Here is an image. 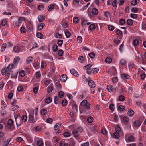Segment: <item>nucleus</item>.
Wrapping results in <instances>:
<instances>
[{"mask_svg":"<svg viewBox=\"0 0 146 146\" xmlns=\"http://www.w3.org/2000/svg\"><path fill=\"white\" fill-rule=\"evenodd\" d=\"M125 138L126 141L127 142H133L135 139V137L133 136H129L127 139H126V136H125Z\"/></svg>","mask_w":146,"mask_h":146,"instance_id":"obj_1","label":"nucleus"},{"mask_svg":"<svg viewBox=\"0 0 146 146\" xmlns=\"http://www.w3.org/2000/svg\"><path fill=\"white\" fill-rule=\"evenodd\" d=\"M52 101V99L51 98L49 97H48L46 100L45 102L48 103L49 104Z\"/></svg>","mask_w":146,"mask_h":146,"instance_id":"obj_41","label":"nucleus"},{"mask_svg":"<svg viewBox=\"0 0 146 146\" xmlns=\"http://www.w3.org/2000/svg\"><path fill=\"white\" fill-rule=\"evenodd\" d=\"M21 32L22 33H25L26 32V29L24 27H21L20 29Z\"/></svg>","mask_w":146,"mask_h":146,"instance_id":"obj_29","label":"nucleus"},{"mask_svg":"<svg viewBox=\"0 0 146 146\" xmlns=\"http://www.w3.org/2000/svg\"><path fill=\"white\" fill-rule=\"evenodd\" d=\"M77 40L78 43H81L82 41V38L81 36H78L77 38Z\"/></svg>","mask_w":146,"mask_h":146,"instance_id":"obj_63","label":"nucleus"},{"mask_svg":"<svg viewBox=\"0 0 146 146\" xmlns=\"http://www.w3.org/2000/svg\"><path fill=\"white\" fill-rule=\"evenodd\" d=\"M112 61L111 58L110 57H107L105 59L106 62L107 63H110Z\"/></svg>","mask_w":146,"mask_h":146,"instance_id":"obj_31","label":"nucleus"},{"mask_svg":"<svg viewBox=\"0 0 146 146\" xmlns=\"http://www.w3.org/2000/svg\"><path fill=\"white\" fill-rule=\"evenodd\" d=\"M54 102L55 104H57L58 103V97L57 96L54 97Z\"/></svg>","mask_w":146,"mask_h":146,"instance_id":"obj_36","label":"nucleus"},{"mask_svg":"<svg viewBox=\"0 0 146 146\" xmlns=\"http://www.w3.org/2000/svg\"><path fill=\"white\" fill-rule=\"evenodd\" d=\"M13 123V122L12 120L10 119L8 120L7 124L9 125H12Z\"/></svg>","mask_w":146,"mask_h":146,"instance_id":"obj_56","label":"nucleus"},{"mask_svg":"<svg viewBox=\"0 0 146 146\" xmlns=\"http://www.w3.org/2000/svg\"><path fill=\"white\" fill-rule=\"evenodd\" d=\"M123 120L125 122H127L129 120L128 117L127 116H125L123 117Z\"/></svg>","mask_w":146,"mask_h":146,"instance_id":"obj_64","label":"nucleus"},{"mask_svg":"<svg viewBox=\"0 0 146 146\" xmlns=\"http://www.w3.org/2000/svg\"><path fill=\"white\" fill-rule=\"evenodd\" d=\"M67 104V101L66 100H63L62 102V105L63 106H66Z\"/></svg>","mask_w":146,"mask_h":146,"instance_id":"obj_32","label":"nucleus"},{"mask_svg":"<svg viewBox=\"0 0 146 146\" xmlns=\"http://www.w3.org/2000/svg\"><path fill=\"white\" fill-rule=\"evenodd\" d=\"M127 114L129 116L132 117L134 115V112L132 110H130L128 111Z\"/></svg>","mask_w":146,"mask_h":146,"instance_id":"obj_14","label":"nucleus"},{"mask_svg":"<svg viewBox=\"0 0 146 146\" xmlns=\"http://www.w3.org/2000/svg\"><path fill=\"white\" fill-rule=\"evenodd\" d=\"M22 120L23 121H25L27 120V117L25 115H23L22 116Z\"/></svg>","mask_w":146,"mask_h":146,"instance_id":"obj_61","label":"nucleus"},{"mask_svg":"<svg viewBox=\"0 0 146 146\" xmlns=\"http://www.w3.org/2000/svg\"><path fill=\"white\" fill-rule=\"evenodd\" d=\"M6 104L3 100H2L1 102V106L2 110H4L5 108Z\"/></svg>","mask_w":146,"mask_h":146,"instance_id":"obj_22","label":"nucleus"},{"mask_svg":"<svg viewBox=\"0 0 146 146\" xmlns=\"http://www.w3.org/2000/svg\"><path fill=\"white\" fill-rule=\"evenodd\" d=\"M38 19L39 22H41L43 21L45 19V17L43 15H39L38 16Z\"/></svg>","mask_w":146,"mask_h":146,"instance_id":"obj_9","label":"nucleus"},{"mask_svg":"<svg viewBox=\"0 0 146 146\" xmlns=\"http://www.w3.org/2000/svg\"><path fill=\"white\" fill-rule=\"evenodd\" d=\"M113 137L117 139L119 137V135L118 132H115L113 133Z\"/></svg>","mask_w":146,"mask_h":146,"instance_id":"obj_30","label":"nucleus"},{"mask_svg":"<svg viewBox=\"0 0 146 146\" xmlns=\"http://www.w3.org/2000/svg\"><path fill=\"white\" fill-rule=\"evenodd\" d=\"M114 105L112 103L110 104L109 106V109H110L112 111H113L114 110Z\"/></svg>","mask_w":146,"mask_h":146,"instance_id":"obj_40","label":"nucleus"},{"mask_svg":"<svg viewBox=\"0 0 146 146\" xmlns=\"http://www.w3.org/2000/svg\"><path fill=\"white\" fill-rule=\"evenodd\" d=\"M89 56L91 58H93L95 57V54L93 52H91L89 54Z\"/></svg>","mask_w":146,"mask_h":146,"instance_id":"obj_58","label":"nucleus"},{"mask_svg":"<svg viewBox=\"0 0 146 146\" xmlns=\"http://www.w3.org/2000/svg\"><path fill=\"white\" fill-rule=\"evenodd\" d=\"M58 95L60 98H62L64 95V93L63 91H61L58 94Z\"/></svg>","mask_w":146,"mask_h":146,"instance_id":"obj_44","label":"nucleus"},{"mask_svg":"<svg viewBox=\"0 0 146 146\" xmlns=\"http://www.w3.org/2000/svg\"><path fill=\"white\" fill-rule=\"evenodd\" d=\"M53 89V88L52 87L49 86L48 88L47 91L48 93H50L51 92Z\"/></svg>","mask_w":146,"mask_h":146,"instance_id":"obj_49","label":"nucleus"},{"mask_svg":"<svg viewBox=\"0 0 146 146\" xmlns=\"http://www.w3.org/2000/svg\"><path fill=\"white\" fill-rule=\"evenodd\" d=\"M20 60V58L19 57H15L13 60V63L14 64H17L19 61Z\"/></svg>","mask_w":146,"mask_h":146,"instance_id":"obj_19","label":"nucleus"},{"mask_svg":"<svg viewBox=\"0 0 146 146\" xmlns=\"http://www.w3.org/2000/svg\"><path fill=\"white\" fill-rule=\"evenodd\" d=\"M139 41L137 39H135L133 41V44L134 45H137L139 44Z\"/></svg>","mask_w":146,"mask_h":146,"instance_id":"obj_53","label":"nucleus"},{"mask_svg":"<svg viewBox=\"0 0 146 146\" xmlns=\"http://www.w3.org/2000/svg\"><path fill=\"white\" fill-rule=\"evenodd\" d=\"M65 34L66 38H68L70 37L71 35V34L68 31H67L65 32Z\"/></svg>","mask_w":146,"mask_h":146,"instance_id":"obj_50","label":"nucleus"},{"mask_svg":"<svg viewBox=\"0 0 146 146\" xmlns=\"http://www.w3.org/2000/svg\"><path fill=\"white\" fill-rule=\"evenodd\" d=\"M37 37L40 39H42L43 37V35L40 33H38L36 34Z\"/></svg>","mask_w":146,"mask_h":146,"instance_id":"obj_24","label":"nucleus"},{"mask_svg":"<svg viewBox=\"0 0 146 146\" xmlns=\"http://www.w3.org/2000/svg\"><path fill=\"white\" fill-rule=\"evenodd\" d=\"M6 47V43L3 44L1 47V50L2 51H3L5 50Z\"/></svg>","mask_w":146,"mask_h":146,"instance_id":"obj_34","label":"nucleus"},{"mask_svg":"<svg viewBox=\"0 0 146 146\" xmlns=\"http://www.w3.org/2000/svg\"><path fill=\"white\" fill-rule=\"evenodd\" d=\"M137 3L136 0H132L131 2V4L132 5H135Z\"/></svg>","mask_w":146,"mask_h":146,"instance_id":"obj_62","label":"nucleus"},{"mask_svg":"<svg viewBox=\"0 0 146 146\" xmlns=\"http://www.w3.org/2000/svg\"><path fill=\"white\" fill-rule=\"evenodd\" d=\"M113 89V87L111 85H109L107 86V89L110 92H111Z\"/></svg>","mask_w":146,"mask_h":146,"instance_id":"obj_12","label":"nucleus"},{"mask_svg":"<svg viewBox=\"0 0 146 146\" xmlns=\"http://www.w3.org/2000/svg\"><path fill=\"white\" fill-rule=\"evenodd\" d=\"M59 140V138L55 137L53 138L52 141L54 142V143H58Z\"/></svg>","mask_w":146,"mask_h":146,"instance_id":"obj_39","label":"nucleus"},{"mask_svg":"<svg viewBox=\"0 0 146 146\" xmlns=\"http://www.w3.org/2000/svg\"><path fill=\"white\" fill-rule=\"evenodd\" d=\"M78 60L80 62L83 63L84 62V59L83 56H80L79 57Z\"/></svg>","mask_w":146,"mask_h":146,"instance_id":"obj_28","label":"nucleus"},{"mask_svg":"<svg viewBox=\"0 0 146 146\" xmlns=\"http://www.w3.org/2000/svg\"><path fill=\"white\" fill-rule=\"evenodd\" d=\"M121 77L123 78H126L127 79H128L129 78L130 76L129 75L126 74H122Z\"/></svg>","mask_w":146,"mask_h":146,"instance_id":"obj_25","label":"nucleus"},{"mask_svg":"<svg viewBox=\"0 0 146 146\" xmlns=\"http://www.w3.org/2000/svg\"><path fill=\"white\" fill-rule=\"evenodd\" d=\"M41 115H45L47 113V111L44 109L40 111Z\"/></svg>","mask_w":146,"mask_h":146,"instance_id":"obj_42","label":"nucleus"},{"mask_svg":"<svg viewBox=\"0 0 146 146\" xmlns=\"http://www.w3.org/2000/svg\"><path fill=\"white\" fill-rule=\"evenodd\" d=\"M63 42V40L60 39L58 40L57 42V44L59 46H61L62 45Z\"/></svg>","mask_w":146,"mask_h":146,"instance_id":"obj_54","label":"nucleus"},{"mask_svg":"<svg viewBox=\"0 0 146 146\" xmlns=\"http://www.w3.org/2000/svg\"><path fill=\"white\" fill-rule=\"evenodd\" d=\"M120 63L121 65L124 66L126 64V61L124 59H122L120 60Z\"/></svg>","mask_w":146,"mask_h":146,"instance_id":"obj_33","label":"nucleus"},{"mask_svg":"<svg viewBox=\"0 0 146 146\" xmlns=\"http://www.w3.org/2000/svg\"><path fill=\"white\" fill-rule=\"evenodd\" d=\"M99 69L97 68H95L92 69V72L93 74L97 73L99 71Z\"/></svg>","mask_w":146,"mask_h":146,"instance_id":"obj_38","label":"nucleus"},{"mask_svg":"<svg viewBox=\"0 0 146 146\" xmlns=\"http://www.w3.org/2000/svg\"><path fill=\"white\" fill-rule=\"evenodd\" d=\"M108 29L109 30L112 31L114 29L115 27L113 26L109 25L108 26Z\"/></svg>","mask_w":146,"mask_h":146,"instance_id":"obj_37","label":"nucleus"},{"mask_svg":"<svg viewBox=\"0 0 146 146\" xmlns=\"http://www.w3.org/2000/svg\"><path fill=\"white\" fill-rule=\"evenodd\" d=\"M116 33L118 35H121L122 34V31L119 29H116Z\"/></svg>","mask_w":146,"mask_h":146,"instance_id":"obj_47","label":"nucleus"},{"mask_svg":"<svg viewBox=\"0 0 146 146\" xmlns=\"http://www.w3.org/2000/svg\"><path fill=\"white\" fill-rule=\"evenodd\" d=\"M29 120L31 123H33L36 121L37 119L34 118V116L32 115H29Z\"/></svg>","mask_w":146,"mask_h":146,"instance_id":"obj_3","label":"nucleus"},{"mask_svg":"<svg viewBox=\"0 0 146 146\" xmlns=\"http://www.w3.org/2000/svg\"><path fill=\"white\" fill-rule=\"evenodd\" d=\"M141 122L139 120H137L134 122L133 124V125L138 127L141 125Z\"/></svg>","mask_w":146,"mask_h":146,"instance_id":"obj_5","label":"nucleus"},{"mask_svg":"<svg viewBox=\"0 0 146 146\" xmlns=\"http://www.w3.org/2000/svg\"><path fill=\"white\" fill-rule=\"evenodd\" d=\"M88 83L89 86L91 88H94L95 87L96 85L95 82L92 80L88 81Z\"/></svg>","mask_w":146,"mask_h":146,"instance_id":"obj_2","label":"nucleus"},{"mask_svg":"<svg viewBox=\"0 0 146 146\" xmlns=\"http://www.w3.org/2000/svg\"><path fill=\"white\" fill-rule=\"evenodd\" d=\"M67 77L66 75L63 74L60 77V80L63 82H65L67 79Z\"/></svg>","mask_w":146,"mask_h":146,"instance_id":"obj_6","label":"nucleus"},{"mask_svg":"<svg viewBox=\"0 0 146 146\" xmlns=\"http://www.w3.org/2000/svg\"><path fill=\"white\" fill-rule=\"evenodd\" d=\"M98 12V9L96 8H93L92 9V13L94 15H97Z\"/></svg>","mask_w":146,"mask_h":146,"instance_id":"obj_11","label":"nucleus"},{"mask_svg":"<svg viewBox=\"0 0 146 146\" xmlns=\"http://www.w3.org/2000/svg\"><path fill=\"white\" fill-rule=\"evenodd\" d=\"M54 4H51L49 5L48 7V11H51L54 9Z\"/></svg>","mask_w":146,"mask_h":146,"instance_id":"obj_16","label":"nucleus"},{"mask_svg":"<svg viewBox=\"0 0 146 146\" xmlns=\"http://www.w3.org/2000/svg\"><path fill=\"white\" fill-rule=\"evenodd\" d=\"M20 92H22L23 91V88L22 86H18L17 89Z\"/></svg>","mask_w":146,"mask_h":146,"instance_id":"obj_60","label":"nucleus"},{"mask_svg":"<svg viewBox=\"0 0 146 146\" xmlns=\"http://www.w3.org/2000/svg\"><path fill=\"white\" fill-rule=\"evenodd\" d=\"M43 144V141L41 140L37 141V145L38 146H42Z\"/></svg>","mask_w":146,"mask_h":146,"instance_id":"obj_48","label":"nucleus"},{"mask_svg":"<svg viewBox=\"0 0 146 146\" xmlns=\"http://www.w3.org/2000/svg\"><path fill=\"white\" fill-rule=\"evenodd\" d=\"M11 140L10 139H8L7 140H5L3 142V146H7Z\"/></svg>","mask_w":146,"mask_h":146,"instance_id":"obj_20","label":"nucleus"},{"mask_svg":"<svg viewBox=\"0 0 146 146\" xmlns=\"http://www.w3.org/2000/svg\"><path fill=\"white\" fill-rule=\"evenodd\" d=\"M125 107L122 105H120L118 107V110L120 111H123L125 109Z\"/></svg>","mask_w":146,"mask_h":146,"instance_id":"obj_23","label":"nucleus"},{"mask_svg":"<svg viewBox=\"0 0 146 146\" xmlns=\"http://www.w3.org/2000/svg\"><path fill=\"white\" fill-rule=\"evenodd\" d=\"M119 99L120 101H123L125 99L124 96L122 95H120L119 97Z\"/></svg>","mask_w":146,"mask_h":146,"instance_id":"obj_35","label":"nucleus"},{"mask_svg":"<svg viewBox=\"0 0 146 146\" xmlns=\"http://www.w3.org/2000/svg\"><path fill=\"white\" fill-rule=\"evenodd\" d=\"M58 46L56 44L54 45L53 46L52 49L53 50L54 52L57 51L58 50Z\"/></svg>","mask_w":146,"mask_h":146,"instance_id":"obj_46","label":"nucleus"},{"mask_svg":"<svg viewBox=\"0 0 146 146\" xmlns=\"http://www.w3.org/2000/svg\"><path fill=\"white\" fill-rule=\"evenodd\" d=\"M72 133L74 136L75 137H78V133L76 131H73Z\"/></svg>","mask_w":146,"mask_h":146,"instance_id":"obj_43","label":"nucleus"},{"mask_svg":"<svg viewBox=\"0 0 146 146\" xmlns=\"http://www.w3.org/2000/svg\"><path fill=\"white\" fill-rule=\"evenodd\" d=\"M71 73L74 76H78V74L75 69H71L70 70Z\"/></svg>","mask_w":146,"mask_h":146,"instance_id":"obj_7","label":"nucleus"},{"mask_svg":"<svg viewBox=\"0 0 146 146\" xmlns=\"http://www.w3.org/2000/svg\"><path fill=\"white\" fill-rule=\"evenodd\" d=\"M11 108H10V110L11 111H13L17 110L18 108V106L17 105H12Z\"/></svg>","mask_w":146,"mask_h":146,"instance_id":"obj_10","label":"nucleus"},{"mask_svg":"<svg viewBox=\"0 0 146 146\" xmlns=\"http://www.w3.org/2000/svg\"><path fill=\"white\" fill-rule=\"evenodd\" d=\"M79 19L77 17H74L73 18V22L74 23H77L79 21Z\"/></svg>","mask_w":146,"mask_h":146,"instance_id":"obj_51","label":"nucleus"},{"mask_svg":"<svg viewBox=\"0 0 146 146\" xmlns=\"http://www.w3.org/2000/svg\"><path fill=\"white\" fill-rule=\"evenodd\" d=\"M46 66V64L44 61H42L41 65V68H44Z\"/></svg>","mask_w":146,"mask_h":146,"instance_id":"obj_52","label":"nucleus"},{"mask_svg":"<svg viewBox=\"0 0 146 146\" xmlns=\"http://www.w3.org/2000/svg\"><path fill=\"white\" fill-rule=\"evenodd\" d=\"M13 52L15 53H19L20 52V49L19 47L17 46H14L13 48Z\"/></svg>","mask_w":146,"mask_h":146,"instance_id":"obj_8","label":"nucleus"},{"mask_svg":"<svg viewBox=\"0 0 146 146\" xmlns=\"http://www.w3.org/2000/svg\"><path fill=\"white\" fill-rule=\"evenodd\" d=\"M96 28L95 25L93 24H91L89 26V29L90 30H94Z\"/></svg>","mask_w":146,"mask_h":146,"instance_id":"obj_27","label":"nucleus"},{"mask_svg":"<svg viewBox=\"0 0 146 146\" xmlns=\"http://www.w3.org/2000/svg\"><path fill=\"white\" fill-rule=\"evenodd\" d=\"M87 101L85 100H84L82 101L81 103V105L82 106H85L86 105H87L86 106V108L87 109H89L90 105H87Z\"/></svg>","mask_w":146,"mask_h":146,"instance_id":"obj_4","label":"nucleus"},{"mask_svg":"<svg viewBox=\"0 0 146 146\" xmlns=\"http://www.w3.org/2000/svg\"><path fill=\"white\" fill-rule=\"evenodd\" d=\"M117 0H114L112 3V5L114 7H117Z\"/></svg>","mask_w":146,"mask_h":146,"instance_id":"obj_57","label":"nucleus"},{"mask_svg":"<svg viewBox=\"0 0 146 146\" xmlns=\"http://www.w3.org/2000/svg\"><path fill=\"white\" fill-rule=\"evenodd\" d=\"M64 54V51L60 49L58 51V54L60 56H62Z\"/></svg>","mask_w":146,"mask_h":146,"instance_id":"obj_55","label":"nucleus"},{"mask_svg":"<svg viewBox=\"0 0 146 146\" xmlns=\"http://www.w3.org/2000/svg\"><path fill=\"white\" fill-rule=\"evenodd\" d=\"M44 23H41L40 25H38L37 27L38 29L40 31L41 30L44 26Z\"/></svg>","mask_w":146,"mask_h":146,"instance_id":"obj_15","label":"nucleus"},{"mask_svg":"<svg viewBox=\"0 0 146 146\" xmlns=\"http://www.w3.org/2000/svg\"><path fill=\"white\" fill-rule=\"evenodd\" d=\"M56 37L58 38H62V35L58 33H57L56 34Z\"/></svg>","mask_w":146,"mask_h":146,"instance_id":"obj_59","label":"nucleus"},{"mask_svg":"<svg viewBox=\"0 0 146 146\" xmlns=\"http://www.w3.org/2000/svg\"><path fill=\"white\" fill-rule=\"evenodd\" d=\"M119 22L120 24L122 25H124L125 23V20L123 18L119 20Z\"/></svg>","mask_w":146,"mask_h":146,"instance_id":"obj_26","label":"nucleus"},{"mask_svg":"<svg viewBox=\"0 0 146 146\" xmlns=\"http://www.w3.org/2000/svg\"><path fill=\"white\" fill-rule=\"evenodd\" d=\"M115 131L116 132H119L121 131L120 127L119 126H117L115 127Z\"/></svg>","mask_w":146,"mask_h":146,"instance_id":"obj_45","label":"nucleus"},{"mask_svg":"<svg viewBox=\"0 0 146 146\" xmlns=\"http://www.w3.org/2000/svg\"><path fill=\"white\" fill-rule=\"evenodd\" d=\"M127 25L131 26L133 23V21L130 19H128L126 21Z\"/></svg>","mask_w":146,"mask_h":146,"instance_id":"obj_21","label":"nucleus"},{"mask_svg":"<svg viewBox=\"0 0 146 146\" xmlns=\"http://www.w3.org/2000/svg\"><path fill=\"white\" fill-rule=\"evenodd\" d=\"M61 125L62 124L60 123H57L55 125L54 127V129L55 130H58V128L61 126Z\"/></svg>","mask_w":146,"mask_h":146,"instance_id":"obj_18","label":"nucleus"},{"mask_svg":"<svg viewBox=\"0 0 146 146\" xmlns=\"http://www.w3.org/2000/svg\"><path fill=\"white\" fill-rule=\"evenodd\" d=\"M111 73L114 75L116 74L117 73L116 70L114 67H113L111 68Z\"/></svg>","mask_w":146,"mask_h":146,"instance_id":"obj_13","label":"nucleus"},{"mask_svg":"<svg viewBox=\"0 0 146 146\" xmlns=\"http://www.w3.org/2000/svg\"><path fill=\"white\" fill-rule=\"evenodd\" d=\"M33 58L31 56L28 57L26 60V62L27 64H28L31 63L33 60Z\"/></svg>","mask_w":146,"mask_h":146,"instance_id":"obj_17","label":"nucleus"}]
</instances>
